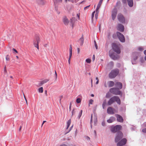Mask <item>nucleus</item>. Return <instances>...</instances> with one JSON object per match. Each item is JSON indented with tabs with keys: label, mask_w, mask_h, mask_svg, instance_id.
<instances>
[{
	"label": "nucleus",
	"mask_w": 146,
	"mask_h": 146,
	"mask_svg": "<svg viewBox=\"0 0 146 146\" xmlns=\"http://www.w3.org/2000/svg\"><path fill=\"white\" fill-rule=\"evenodd\" d=\"M110 91L111 93L116 95H120L121 94V92L117 88H111L110 89Z\"/></svg>",
	"instance_id": "nucleus-5"
},
{
	"label": "nucleus",
	"mask_w": 146,
	"mask_h": 146,
	"mask_svg": "<svg viewBox=\"0 0 146 146\" xmlns=\"http://www.w3.org/2000/svg\"><path fill=\"white\" fill-rule=\"evenodd\" d=\"M124 26L121 24H119L118 25L117 29L121 32H123L124 30Z\"/></svg>",
	"instance_id": "nucleus-16"
},
{
	"label": "nucleus",
	"mask_w": 146,
	"mask_h": 146,
	"mask_svg": "<svg viewBox=\"0 0 146 146\" xmlns=\"http://www.w3.org/2000/svg\"><path fill=\"white\" fill-rule=\"evenodd\" d=\"M92 114L91 115V120H90V123H91V127H92V125L91 124V123H92Z\"/></svg>",
	"instance_id": "nucleus-47"
},
{
	"label": "nucleus",
	"mask_w": 146,
	"mask_h": 146,
	"mask_svg": "<svg viewBox=\"0 0 146 146\" xmlns=\"http://www.w3.org/2000/svg\"><path fill=\"white\" fill-rule=\"evenodd\" d=\"M76 102L77 103H79L81 102V99L80 98H78L76 99Z\"/></svg>",
	"instance_id": "nucleus-34"
},
{
	"label": "nucleus",
	"mask_w": 146,
	"mask_h": 146,
	"mask_svg": "<svg viewBox=\"0 0 146 146\" xmlns=\"http://www.w3.org/2000/svg\"><path fill=\"white\" fill-rule=\"evenodd\" d=\"M117 117V121L120 122H123V121L122 117L120 115L118 114H116L115 115Z\"/></svg>",
	"instance_id": "nucleus-18"
},
{
	"label": "nucleus",
	"mask_w": 146,
	"mask_h": 146,
	"mask_svg": "<svg viewBox=\"0 0 146 146\" xmlns=\"http://www.w3.org/2000/svg\"><path fill=\"white\" fill-rule=\"evenodd\" d=\"M75 112L74 111V109H73L72 111V116L74 115L75 113Z\"/></svg>",
	"instance_id": "nucleus-43"
},
{
	"label": "nucleus",
	"mask_w": 146,
	"mask_h": 146,
	"mask_svg": "<svg viewBox=\"0 0 146 146\" xmlns=\"http://www.w3.org/2000/svg\"><path fill=\"white\" fill-rule=\"evenodd\" d=\"M90 6V5H89V6H87L86 7H85L84 8V10H86V9H87Z\"/></svg>",
	"instance_id": "nucleus-52"
},
{
	"label": "nucleus",
	"mask_w": 146,
	"mask_h": 146,
	"mask_svg": "<svg viewBox=\"0 0 146 146\" xmlns=\"http://www.w3.org/2000/svg\"><path fill=\"white\" fill-rule=\"evenodd\" d=\"M122 0V2H123V3H126V1L125 0Z\"/></svg>",
	"instance_id": "nucleus-56"
},
{
	"label": "nucleus",
	"mask_w": 146,
	"mask_h": 146,
	"mask_svg": "<svg viewBox=\"0 0 146 146\" xmlns=\"http://www.w3.org/2000/svg\"><path fill=\"white\" fill-rule=\"evenodd\" d=\"M79 40L80 42V45L82 46L83 45L84 41V39L83 35L82 36L81 38H80L79 39Z\"/></svg>",
	"instance_id": "nucleus-26"
},
{
	"label": "nucleus",
	"mask_w": 146,
	"mask_h": 146,
	"mask_svg": "<svg viewBox=\"0 0 146 146\" xmlns=\"http://www.w3.org/2000/svg\"><path fill=\"white\" fill-rule=\"evenodd\" d=\"M73 126V125H72L70 128V130H69L66 133H68L71 130V129L72 128V127Z\"/></svg>",
	"instance_id": "nucleus-54"
},
{
	"label": "nucleus",
	"mask_w": 146,
	"mask_h": 146,
	"mask_svg": "<svg viewBox=\"0 0 146 146\" xmlns=\"http://www.w3.org/2000/svg\"><path fill=\"white\" fill-rule=\"evenodd\" d=\"M115 85L116 87H117V88L118 89H121L122 87V84L119 82H117L115 84Z\"/></svg>",
	"instance_id": "nucleus-19"
},
{
	"label": "nucleus",
	"mask_w": 146,
	"mask_h": 146,
	"mask_svg": "<svg viewBox=\"0 0 146 146\" xmlns=\"http://www.w3.org/2000/svg\"><path fill=\"white\" fill-rule=\"evenodd\" d=\"M4 72L5 73H6L7 72V70L6 69V66H5L4 68Z\"/></svg>",
	"instance_id": "nucleus-44"
},
{
	"label": "nucleus",
	"mask_w": 146,
	"mask_h": 146,
	"mask_svg": "<svg viewBox=\"0 0 146 146\" xmlns=\"http://www.w3.org/2000/svg\"><path fill=\"white\" fill-rule=\"evenodd\" d=\"M115 109L111 107H109L107 110V112L109 114H114Z\"/></svg>",
	"instance_id": "nucleus-13"
},
{
	"label": "nucleus",
	"mask_w": 146,
	"mask_h": 146,
	"mask_svg": "<svg viewBox=\"0 0 146 146\" xmlns=\"http://www.w3.org/2000/svg\"><path fill=\"white\" fill-rule=\"evenodd\" d=\"M119 70L118 69H115L111 70L109 74V77L111 78H115L118 74Z\"/></svg>",
	"instance_id": "nucleus-2"
},
{
	"label": "nucleus",
	"mask_w": 146,
	"mask_h": 146,
	"mask_svg": "<svg viewBox=\"0 0 146 146\" xmlns=\"http://www.w3.org/2000/svg\"><path fill=\"white\" fill-rule=\"evenodd\" d=\"M46 122V121H43V123H42V125H43V124Z\"/></svg>",
	"instance_id": "nucleus-64"
},
{
	"label": "nucleus",
	"mask_w": 146,
	"mask_h": 146,
	"mask_svg": "<svg viewBox=\"0 0 146 146\" xmlns=\"http://www.w3.org/2000/svg\"><path fill=\"white\" fill-rule=\"evenodd\" d=\"M95 11H94L92 13V21H93V18H94V13H95Z\"/></svg>",
	"instance_id": "nucleus-33"
},
{
	"label": "nucleus",
	"mask_w": 146,
	"mask_h": 146,
	"mask_svg": "<svg viewBox=\"0 0 146 146\" xmlns=\"http://www.w3.org/2000/svg\"><path fill=\"white\" fill-rule=\"evenodd\" d=\"M95 59V56L94 55H93V57H92V60L93 61H94Z\"/></svg>",
	"instance_id": "nucleus-55"
},
{
	"label": "nucleus",
	"mask_w": 146,
	"mask_h": 146,
	"mask_svg": "<svg viewBox=\"0 0 146 146\" xmlns=\"http://www.w3.org/2000/svg\"><path fill=\"white\" fill-rule=\"evenodd\" d=\"M55 80H56L57 79V74H55Z\"/></svg>",
	"instance_id": "nucleus-58"
},
{
	"label": "nucleus",
	"mask_w": 146,
	"mask_h": 146,
	"mask_svg": "<svg viewBox=\"0 0 146 146\" xmlns=\"http://www.w3.org/2000/svg\"><path fill=\"white\" fill-rule=\"evenodd\" d=\"M21 128H22V126H21L20 127V128L19 129V131H20L21 130Z\"/></svg>",
	"instance_id": "nucleus-62"
},
{
	"label": "nucleus",
	"mask_w": 146,
	"mask_h": 146,
	"mask_svg": "<svg viewBox=\"0 0 146 146\" xmlns=\"http://www.w3.org/2000/svg\"><path fill=\"white\" fill-rule=\"evenodd\" d=\"M71 103H70V107H69V110H71Z\"/></svg>",
	"instance_id": "nucleus-63"
},
{
	"label": "nucleus",
	"mask_w": 146,
	"mask_h": 146,
	"mask_svg": "<svg viewBox=\"0 0 146 146\" xmlns=\"http://www.w3.org/2000/svg\"><path fill=\"white\" fill-rule=\"evenodd\" d=\"M102 126H105V122H104V121H103L102 122Z\"/></svg>",
	"instance_id": "nucleus-50"
},
{
	"label": "nucleus",
	"mask_w": 146,
	"mask_h": 146,
	"mask_svg": "<svg viewBox=\"0 0 146 146\" xmlns=\"http://www.w3.org/2000/svg\"><path fill=\"white\" fill-rule=\"evenodd\" d=\"M38 92L39 93H42L43 92V88L41 87L38 89Z\"/></svg>",
	"instance_id": "nucleus-30"
},
{
	"label": "nucleus",
	"mask_w": 146,
	"mask_h": 146,
	"mask_svg": "<svg viewBox=\"0 0 146 146\" xmlns=\"http://www.w3.org/2000/svg\"><path fill=\"white\" fill-rule=\"evenodd\" d=\"M116 34L117 36L121 42H125V38L123 34L118 32H117Z\"/></svg>",
	"instance_id": "nucleus-9"
},
{
	"label": "nucleus",
	"mask_w": 146,
	"mask_h": 146,
	"mask_svg": "<svg viewBox=\"0 0 146 146\" xmlns=\"http://www.w3.org/2000/svg\"><path fill=\"white\" fill-rule=\"evenodd\" d=\"M62 98H63V96H60V97H59V98L60 99L59 102L60 104H61V100Z\"/></svg>",
	"instance_id": "nucleus-45"
},
{
	"label": "nucleus",
	"mask_w": 146,
	"mask_h": 146,
	"mask_svg": "<svg viewBox=\"0 0 146 146\" xmlns=\"http://www.w3.org/2000/svg\"><path fill=\"white\" fill-rule=\"evenodd\" d=\"M78 49V53H79V52H80V48H77Z\"/></svg>",
	"instance_id": "nucleus-61"
},
{
	"label": "nucleus",
	"mask_w": 146,
	"mask_h": 146,
	"mask_svg": "<svg viewBox=\"0 0 146 146\" xmlns=\"http://www.w3.org/2000/svg\"><path fill=\"white\" fill-rule=\"evenodd\" d=\"M82 110H80V113H79V115L78 116V117L79 119L80 118V117H81L82 115Z\"/></svg>",
	"instance_id": "nucleus-31"
},
{
	"label": "nucleus",
	"mask_w": 146,
	"mask_h": 146,
	"mask_svg": "<svg viewBox=\"0 0 146 146\" xmlns=\"http://www.w3.org/2000/svg\"><path fill=\"white\" fill-rule=\"evenodd\" d=\"M36 3L40 5H44L45 3L46 2L44 0H36Z\"/></svg>",
	"instance_id": "nucleus-17"
},
{
	"label": "nucleus",
	"mask_w": 146,
	"mask_h": 146,
	"mask_svg": "<svg viewBox=\"0 0 146 146\" xmlns=\"http://www.w3.org/2000/svg\"><path fill=\"white\" fill-rule=\"evenodd\" d=\"M9 55H7L6 56V60L7 61H9V58L8 57Z\"/></svg>",
	"instance_id": "nucleus-41"
},
{
	"label": "nucleus",
	"mask_w": 146,
	"mask_h": 146,
	"mask_svg": "<svg viewBox=\"0 0 146 146\" xmlns=\"http://www.w3.org/2000/svg\"><path fill=\"white\" fill-rule=\"evenodd\" d=\"M102 1L103 0H100L97 6L100 7L102 2Z\"/></svg>",
	"instance_id": "nucleus-32"
},
{
	"label": "nucleus",
	"mask_w": 146,
	"mask_h": 146,
	"mask_svg": "<svg viewBox=\"0 0 146 146\" xmlns=\"http://www.w3.org/2000/svg\"><path fill=\"white\" fill-rule=\"evenodd\" d=\"M115 119V118L114 117H111L109 119L107 120V122L109 123H112Z\"/></svg>",
	"instance_id": "nucleus-21"
},
{
	"label": "nucleus",
	"mask_w": 146,
	"mask_h": 146,
	"mask_svg": "<svg viewBox=\"0 0 146 146\" xmlns=\"http://www.w3.org/2000/svg\"><path fill=\"white\" fill-rule=\"evenodd\" d=\"M142 131L143 133H146V128L143 129L142 130Z\"/></svg>",
	"instance_id": "nucleus-46"
},
{
	"label": "nucleus",
	"mask_w": 146,
	"mask_h": 146,
	"mask_svg": "<svg viewBox=\"0 0 146 146\" xmlns=\"http://www.w3.org/2000/svg\"><path fill=\"white\" fill-rule=\"evenodd\" d=\"M110 57L113 60H116L119 58L118 55L115 54L114 53L110 54H109Z\"/></svg>",
	"instance_id": "nucleus-14"
},
{
	"label": "nucleus",
	"mask_w": 146,
	"mask_h": 146,
	"mask_svg": "<svg viewBox=\"0 0 146 146\" xmlns=\"http://www.w3.org/2000/svg\"><path fill=\"white\" fill-rule=\"evenodd\" d=\"M113 62L112 61L110 62L107 65V67L108 69H111L113 66Z\"/></svg>",
	"instance_id": "nucleus-20"
},
{
	"label": "nucleus",
	"mask_w": 146,
	"mask_h": 146,
	"mask_svg": "<svg viewBox=\"0 0 146 146\" xmlns=\"http://www.w3.org/2000/svg\"><path fill=\"white\" fill-rule=\"evenodd\" d=\"M40 38L38 36H36L33 40V44L34 46L36 47L39 50V47L38 46V43L40 41Z\"/></svg>",
	"instance_id": "nucleus-7"
},
{
	"label": "nucleus",
	"mask_w": 146,
	"mask_h": 146,
	"mask_svg": "<svg viewBox=\"0 0 146 146\" xmlns=\"http://www.w3.org/2000/svg\"><path fill=\"white\" fill-rule=\"evenodd\" d=\"M128 4L129 6L130 7H132L133 5V0H127Z\"/></svg>",
	"instance_id": "nucleus-22"
},
{
	"label": "nucleus",
	"mask_w": 146,
	"mask_h": 146,
	"mask_svg": "<svg viewBox=\"0 0 146 146\" xmlns=\"http://www.w3.org/2000/svg\"><path fill=\"white\" fill-rule=\"evenodd\" d=\"M110 96L109 95V94L108 93L106 95V97L107 98H110Z\"/></svg>",
	"instance_id": "nucleus-48"
},
{
	"label": "nucleus",
	"mask_w": 146,
	"mask_h": 146,
	"mask_svg": "<svg viewBox=\"0 0 146 146\" xmlns=\"http://www.w3.org/2000/svg\"><path fill=\"white\" fill-rule=\"evenodd\" d=\"M121 3L120 1H118L116 3V5L115 7V8L117 7L120 6Z\"/></svg>",
	"instance_id": "nucleus-29"
},
{
	"label": "nucleus",
	"mask_w": 146,
	"mask_h": 146,
	"mask_svg": "<svg viewBox=\"0 0 146 146\" xmlns=\"http://www.w3.org/2000/svg\"><path fill=\"white\" fill-rule=\"evenodd\" d=\"M70 58H69L68 60V62L69 64H70Z\"/></svg>",
	"instance_id": "nucleus-59"
},
{
	"label": "nucleus",
	"mask_w": 146,
	"mask_h": 146,
	"mask_svg": "<svg viewBox=\"0 0 146 146\" xmlns=\"http://www.w3.org/2000/svg\"><path fill=\"white\" fill-rule=\"evenodd\" d=\"M106 100L105 99L104 100L103 103L102 104V107L104 109L105 108V107L106 105Z\"/></svg>",
	"instance_id": "nucleus-27"
},
{
	"label": "nucleus",
	"mask_w": 146,
	"mask_h": 146,
	"mask_svg": "<svg viewBox=\"0 0 146 146\" xmlns=\"http://www.w3.org/2000/svg\"><path fill=\"white\" fill-rule=\"evenodd\" d=\"M70 53H72V48L71 45H70L69 49Z\"/></svg>",
	"instance_id": "nucleus-37"
},
{
	"label": "nucleus",
	"mask_w": 146,
	"mask_h": 146,
	"mask_svg": "<svg viewBox=\"0 0 146 146\" xmlns=\"http://www.w3.org/2000/svg\"><path fill=\"white\" fill-rule=\"evenodd\" d=\"M112 47L113 50L117 53L119 54L121 52L118 46L115 44H112Z\"/></svg>",
	"instance_id": "nucleus-8"
},
{
	"label": "nucleus",
	"mask_w": 146,
	"mask_h": 146,
	"mask_svg": "<svg viewBox=\"0 0 146 146\" xmlns=\"http://www.w3.org/2000/svg\"><path fill=\"white\" fill-rule=\"evenodd\" d=\"M98 13H96L95 16L96 19H97L98 16Z\"/></svg>",
	"instance_id": "nucleus-49"
},
{
	"label": "nucleus",
	"mask_w": 146,
	"mask_h": 146,
	"mask_svg": "<svg viewBox=\"0 0 146 146\" xmlns=\"http://www.w3.org/2000/svg\"><path fill=\"white\" fill-rule=\"evenodd\" d=\"M108 86L110 87L113 86L114 85V83L112 81H110L108 82Z\"/></svg>",
	"instance_id": "nucleus-25"
},
{
	"label": "nucleus",
	"mask_w": 146,
	"mask_h": 146,
	"mask_svg": "<svg viewBox=\"0 0 146 146\" xmlns=\"http://www.w3.org/2000/svg\"><path fill=\"white\" fill-rule=\"evenodd\" d=\"M12 50H13L14 51H15L16 53H18L17 51L15 49V48H13Z\"/></svg>",
	"instance_id": "nucleus-51"
},
{
	"label": "nucleus",
	"mask_w": 146,
	"mask_h": 146,
	"mask_svg": "<svg viewBox=\"0 0 146 146\" xmlns=\"http://www.w3.org/2000/svg\"><path fill=\"white\" fill-rule=\"evenodd\" d=\"M49 80L47 79L45 80L42 81H40V83L37 86H40L42 85L43 84L48 81Z\"/></svg>",
	"instance_id": "nucleus-23"
},
{
	"label": "nucleus",
	"mask_w": 146,
	"mask_h": 146,
	"mask_svg": "<svg viewBox=\"0 0 146 146\" xmlns=\"http://www.w3.org/2000/svg\"><path fill=\"white\" fill-rule=\"evenodd\" d=\"M72 53H70L69 58H70V59H71V57L72 56Z\"/></svg>",
	"instance_id": "nucleus-53"
},
{
	"label": "nucleus",
	"mask_w": 146,
	"mask_h": 146,
	"mask_svg": "<svg viewBox=\"0 0 146 146\" xmlns=\"http://www.w3.org/2000/svg\"><path fill=\"white\" fill-rule=\"evenodd\" d=\"M94 44H95V45L96 48V49H98V46L96 44V41L95 40L94 41Z\"/></svg>",
	"instance_id": "nucleus-40"
},
{
	"label": "nucleus",
	"mask_w": 146,
	"mask_h": 146,
	"mask_svg": "<svg viewBox=\"0 0 146 146\" xmlns=\"http://www.w3.org/2000/svg\"><path fill=\"white\" fill-rule=\"evenodd\" d=\"M86 62L87 63H90L91 62V60L90 59H86Z\"/></svg>",
	"instance_id": "nucleus-39"
},
{
	"label": "nucleus",
	"mask_w": 146,
	"mask_h": 146,
	"mask_svg": "<svg viewBox=\"0 0 146 146\" xmlns=\"http://www.w3.org/2000/svg\"><path fill=\"white\" fill-rule=\"evenodd\" d=\"M138 49L140 51H142L143 50V48L141 47H139L138 48Z\"/></svg>",
	"instance_id": "nucleus-42"
},
{
	"label": "nucleus",
	"mask_w": 146,
	"mask_h": 146,
	"mask_svg": "<svg viewBox=\"0 0 146 146\" xmlns=\"http://www.w3.org/2000/svg\"><path fill=\"white\" fill-rule=\"evenodd\" d=\"M121 126L120 125H117L115 126L112 127L111 129V131L115 133L119 131L121 129Z\"/></svg>",
	"instance_id": "nucleus-6"
},
{
	"label": "nucleus",
	"mask_w": 146,
	"mask_h": 146,
	"mask_svg": "<svg viewBox=\"0 0 146 146\" xmlns=\"http://www.w3.org/2000/svg\"><path fill=\"white\" fill-rule=\"evenodd\" d=\"M48 45L47 44H45L44 45V46L45 47H47V46Z\"/></svg>",
	"instance_id": "nucleus-57"
},
{
	"label": "nucleus",
	"mask_w": 146,
	"mask_h": 146,
	"mask_svg": "<svg viewBox=\"0 0 146 146\" xmlns=\"http://www.w3.org/2000/svg\"><path fill=\"white\" fill-rule=\"evenodd\" d=\"M75 20V18L73 17L70 19V23L72 24V27H73V25L74 23Z\"/></svg>",
	"instance_id": "nucleus-24"
},
{
	"label": "nucleus",
	"mask_w": 146,
	"mask_h": 146,
	"mask_svg": "<svg viewBox=\"0 0 146 146\" xmlns=\"http://www.w3.org/2000/svg\"><path fill=\"white\" fill-rule=\"evenodd\" d=\"M117 18L120 22L123 23L125 22V18L123 15L119 13L118 15Z\"/></svg>",
	"instance_id": "nucleus-11"
},
{
	"label": "nucleus",
	"mask_w": 146,
	"mask_h": 146,
	"mask_svg": "<svg viewBox=\"0 0 146 146\" xmlns=\"http://www.w3.org/2000/svg\"><path fill=\"white\" fill-rule=\"evenodd\" d=\"M63 22L65 25H68L69 23V21L66 16L63 17Z\"/></svg>",
	"instance_id": "nucleus-15"
},
{
	"label": "nucleus",
	"mask_w": 146,
	"mask_h": 146,
	"mask_svg": "<svg viewBox=\"0 0 146 146\" xmlns=\"http://www.w3.org/2000/svg\"><path fill=\"white\" fill-rule=\"evenodd\" d=\"M71 119H69L68 120L67 122V127L66 128V129H67L68 127H69L70 123H71Z\"/></svg>",
	"instance_id": "nucleus-28"
},
{
	"label": "nucleus",
	"mask_w": 146,
	"mask_h": 146,
	"mask_svg": "<svg viewBox=\"0 0 146 146\" xmlns=\"http://www.w3.org/2000/svg\"><path fill=\"white\" fill-rule=\"evenodd\" d=\"M123 135L122 132L121 131L117 132L116 134L115 141L117 142L121 139L123 137Z\"/></svg>",
	"instance_id": "nucleus-4"
},
{
	"label": "nucleus",
	"mask_w": 146,
	"mask_h": 146,
	"mask_svg": "<svg viewBox=\"0 0 146 146\" xmlns=\"http://www.w3.org/2000/svg\"><path fill=\"white\" fill-rule=\"evenodd\" d=\"M126 139L123 138L117 143V146H121L125 145L126 144Z\"/></svg>",
	"instance_id": "nucleus-12"
},
{
	"label": "nucleus",
	"mask_w": 146,
	"mask_h": 146,
	"mask_svg": "<svg viewBox=\"0 0 146 146\" xmlns=\"http://www.w3.org/2000/svg\"><path fill=\"white\" fill-rule=\"evenodd\" d=\"M93 102V100H92V99L90 100V101H89V106L90 104H92Z\"/></svg>",
	"instance_id": "nucleus-38"
},
{
	"label": "nucleus",
	"mask_w": 146,
	"mask_h": 146,
	"mask_svg": "<svg viewBox=\"0 0 146 146\" xmlns=\"http://www.w3.org/2000/svg\"><path fill=\"white\" fill-rule=\"evenodd\" d=\"M140 55V53L138 52H135L133 53L132 55L131 62L132 64L136 63V60Z\"/></svg>",
	"instance_id": "nucleus-3"
},
{
	"label": "nucleus",
	"mask_w": 146,
	"mask_h": 146,
	"mask_svg": "<svg viewBox=\"0 0 146 146\" xmlns=\"http://www.w3.org/2000/svg\"><path fill=\"white\" fill-rule=\"evenodd\" d=\"M68 1H70V2H72V3H74V0H68Z\"/></svg>",
	"instance_id": "nucleus-60"
},
{
	"label": "nucleus",
	"mask_w": 146,
	"mask_h": 146,
	"mask_svg": "<svg viewBox=\"0 0 146 146\" xmlns=\"http://www.w3.org/2000/svg\"><path fill=\"white\" fill-rule=\"evenodd\" d=\"M100 7H99L98 6H97V7L96 8V13H99V11L98 10L100 8Z\"/></svg>",
	"instance_id": "nucleus-35"
},
{
	"label": "nucleus",
	"mask_w": 146,
	"mask_h": 146,
	"mask_svg": "<svg viewBox=\"0 0 146 146\" xmlns=\"http://www.w3.org/2000/svg\"><path fill=\"white\" fill-rule=\"evenodd\" d=\"M115 102H116L119 105L121 104V101L119 98L117 96H114L110 99L108 102V104L109 106H110Z\"/></svg>",
	"instance_id": "nucleus-1"
},
{
	"label": "nucleus",
	"mask_w": 146,
	"mask_h": 146,
	"mask_svg": "<svg viewBox=\"0 0 146 146\" xmlns=\"http://www.w3.org/2000/svg\"><path fill=\"white\" fill-rule=\"evenodd\" d=\"M140 61L142 63H143L144 62V59L143 57H141L140 58Z\"/></svg>",
	"instance_id": "nucleus-36"
},
{
	"label": "nucleus",
	"mask_w": 146,
	"mask_h": 146,
	"mask_svg": "<svg viewBox=\"0 0 146 146\" xmlns=\"http://www.w3.org/2000/svg\"><path fill=\"white\" fill-rule=\"evenodd\" d=\"M117 12V10L116 8H114L112 10L111 12V17L113 20H114L115 18Z\"/></svg>",
	"instance_id": "nucleus-10"
}]
</instances>
